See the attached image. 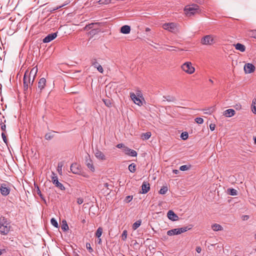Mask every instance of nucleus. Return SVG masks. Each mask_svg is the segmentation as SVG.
<instances>
[{
    "mask_svg": "<svg viewBox=\"0 0 256 256\" xmlns=\"http://www.w3.org/2000/svg\"><path fill=\"white\" fill-rule=\"evenodd\" d=\"M38 72L36 68H33L30 72L26 70L24 76V91H27L28 88H31V86L34 82V78Z\"/></svg>",
    "mask_w": 256,
    "mask_h": 256,
    "instance_id": "1",
    "label": "nucleus"
},
{
    "mask_svg": "<svg viewBox=\"0 0 256 256\" xmlns=\"http://www.w3.org/2000/svg\"><path fill=\"white\" fill-rule=\"evenodd\" d=\"M10 222L4 216L0 218V232L2 235H6L10 229Z\"/></svg>",
    "mask_w": 256,
    "mask_h": 256,
    "instance_id": "2",
    "label": "nucleus"
},
{
    "mask_svg": "<svg viewBox=\"0 0 256 256\" xmlns=\"http://www.w3.org/2000/svg\"><path fill=\"white\" fill-rule=\"evenodd\" d=\"M216 42V36L212 34L206 35L200 40V42L203 45H212Z\"/></svg>",
    "mask_w": 256,
    "mask_h": 256,
    "instance_id": "3",
    "label": "nucleus"
},
{
    "mask_svg": "<svg viewBox=\"0 0 256 256\" xmlns=\"http://www.w3.org/2000/svg\"><path fill=\"white\" fill-rule=\"evenodd\" d=\"M192 228L190 226H184L180 228H176L172 229L171 230H169L167 232V234L170 236H174V235H178L182 233L186 232L188 230H190Z\"/></svg>",
    "mask_w": 256,
    "mask_h": 256,
    "instance_id": "4",
    "label": "nucleus"
},
{
    "mask_svg": "<svg viewBox=\"0 0 256 256\" xmlns=\"http://www.w3.org/2000/svg\"><path fill=\"white\" fill-rule=\"evenodd\" d=\"M181 68L186 73L191 74L194 72L195 68L192 66V64L190 62H186L181 66Z\"/></svg>",
    "mask_w": 256,
    "mask_h": 256,
    "instance_id": "5",
    "label": "nucleus"
},
{
    "mask_svg": "<svg viewBox=\"0 0 256 256\" xmlns=\"http://www.w3.org/2000/svg\"><path fill=\"white\" fill-rule=\"evenodd\" d=\"M198 6L196 4H192L186 6L184 8V12L187 16H191L198 12Z\"/></svg>",
    "mask_w": 256,
    "mask_h": 256,
    "instance_id": "6",
    "label": "nucleus"
},
{
    "mask_svg": "<svg viewBox=\"0 0 256 256\" xmlns=\"http://www.w3.org/2000/svg\"><path fill=\"white\" fill-rule=\"evenodd\" d=\"M162 28L172 32H176L178 30L176 24L174 22L164 24L162 25Z\"/></svg>",
    "mask_w": 256,
    "mask_h": 256,
    "instance_id": "7",
    "label": "nucleus"
},
{
    "mask_svg": "<svg viewBox=\"0 0 256 256\" xmlns=\"http://www.w3.org/2000/svg\"><path fill=\"white\" fill-rule=\"evenodd\" d=\"M0 194L3 196H7L10 192V188L7 186L6 183L0 184Z\"/></svg>",
    "mask_w": 256,
    "mask_h": 256,
    "instance_id": "8",
    "label": "nucleus"
},
{
    "mask_svg": "<svg viewBox=\"0 0 256 256\" xmlns=\"http://www.w3.org/2000/svg\"><path fill=\"white\" fill-rule=\"evenodd\" d=\"M52 180L53 184L61 190H64L65 189L62 184L58 182V176L54 172H52Z\"/></svg>",
    "mask_w": 256,
    "mask_h": 256,
    "instance_id": "9",
    "label": "nucleus"
},
{
    "mask_svg": "<svg viewBox=\"0 0 256 256\" xmlns=\"http://www.w3.org/2000/svg\"><path fill=\"white\" fill-rule=\"evenodd\" d=\"M256 68L250 63L246 64L244 66V70L246 74H250L255 70Z\"/></svg>",
    "mask_w": 256,
    "mask_h": 256,
    "instance_id": "10",
    "label": "nucleus"
},
{
    "mask_svg": "<svg viewBox=\"0 0 256 256\" xmlns=\"http://www.w3.org/2000/svg\"><path fill=\"white\" fill-rule=\"evenodd\" d=\"M92 66H94L97 70L100 73H103L104 70L101 65H100L97 62L96 59L92 58L90 60Z\"/></svg>",
    "mask_w": 256,
    "mask_h": 256,
    "instance_id": "11",
    "label": "nucleus"
},
{
    "mask_svg": "<svg viewBox=\"0 0 256 256\" xmlns=\"http://www.w3.org/2000/svg\"><path fill=\"white\" fill-rule=\"evenodd\" d=\"M130 97L135 104L139 106L142 105V100L139 98L137 97L135 94L134 92L130 93Z\"/></svg>",
    "mask_w": 256,
    "mask_h": 256,
    "instance_id": "12",
    "label": "nucleus"
},
{
    "mask_svg": "<svg viewBox=\"0 0 256 256\" xmlns=\"http://www.w3.org/2000/svg\"><path fill=\"white\" fill-rule=\"evenodd\" d=\"M123 152L127 155L132 156H136L137 152L136 150H132L126 146H125L123 149Z\"/></svg>",
    "mask_w": 256,
    "mask_h": 256,
    "instance_id": "13",
    "label": "nucleus"
},
{
    "mask_svg": "<svg viewBox=\"0 0 256 256\" xmlns=\"http://www.w3.org/2000/svg\"><path fill=\"white\" fill-rule=\"evenodd\" d=\"M56 32L49 34L43 39L42 41L44 43L49 42L54 40L56 37Z\"/></svg>",
    "mask_w": 256,
    "mask_h": 256,
    "instance_id": "14",
    "label": "nucleus"
},
{
    "mask_svg": "<svg viewBox=\"0 0 256 256\" xmlns=\"http://www.w3.org/2000/svg\"><path fill=\"white\" fill-rule=\"evenodd\" d=\"M70 170L74 174H79L80 172V168L76 163L72 164L70 166Z\"/></svg>",
    "mask_w": 256,
    "mask_h": 256,
    "instance_id": "15",
    "label": "nucleus"
},
{
    "mask_svg": "<svg viewBox=\"0 0 256 256\" xmlns=\"http://www.w3.org/2000/svg\"><path fill=\"white\" fill-rule=\"evenodd\" d=\"M167 216L170 220L172 221H176L178 218V216L172 210L168 212Z\"/></svg>",
    "mask_w": 256,
    "mask_h": 256,
    "instance_id": "16",
    "label": "nucleus"
},
{
    "mask_svg": "<svg viewBox=\"0 0 256 256\" xmlns=\"http://www.w3.org/2000/svg\"><path fill=\"white\" fill-rule=\"evenodd\" d=\"M46 80L44 78H42L40 79L38 82V88L40 90V92H41L42 90L46 86Z\"/></svg>",
    "mask_w": 256,
    "mask_h": 256,
    "instance_id": "17",
    "label": "nucleus"
},
{
    "mask_svg": "<svg viewBox=\"0 0 256 256\" xmlns=\"http://www.w3.org/2000/svg\"><path fill=\"white\" fill-rule=\"evenodd\" d=\"M94 155L96 157L100 160H106V157L104 154L98 150H96Z\"/></svg>",
    "mask_w": 256,
    "mask_h": 256,
    "instance_id": "18",
    "label": "nucleus"
},
{
    "mask_svg": "<svg viewBox=\"0 0 256 256\" xmlns=\"http://www.w3.org/2000/svg\"><path fill=\"white\" fill-rule=\"evenodd\" d=\"M150 189V184L147 182H144L142 186V194L147 193Z\"/></svg>",
    "mask_w": 256,
    "mask_h": 256,
    "instance_id": "19",
    "label": "nucleus"
},
{
    "mask_svg": "<svg viewBox=\"0 0 256 256\" xmlns=\"http://www.w3.org/2000/svg\"><path fill=\"white\" fill-rule=\"evenodd\" d=\"M130 27L129 26L125 25L121 27L120 32L124 34H128L130 32Z\"/></svg>",
    "mask_w": 256,
    "mask_h": 256,
    "instance_id": "20",
    "label": "nucleus"
},
{
    "mask_svg": "<svg viewBox=\"0 0 256 256\" xmlns=\"http://www.w3.org/2000/svg\"><path fill=\"white\" fill-rule=\"evenodd\" d=\"M235 111L232 109H228L224 112V115L226 117H231L234 116Z\"/></svg>",
    "mask_w": 256,
    "mask_h": 256,
    "instance_id": "21",
    "label": "nucleus"
},
{
    "mask_svg": "<svg viewBox=\"0 0 256 256\" xmlns=\"http://www.w3.org/2000/svg\"><path fill=\"white\" fill-rule=\"evenodd\" d=\"M211 228L214 232L222 231L223 230L222 226L218 224H214L212 225Z\"/></svg>",
    "mask_w": 256,
    "mask_h": 256,
    "instance_id": "22",
    "label": "nucleus"
},
{
    "mask_svg": "<svg viewBox=\"0 0 256 256\" xmlns=\"http://www.w3.org/2000/svg\"><path fill=\"white\" fill-rule=\"evenodd\" d=\"M86 164L88 168L92 171H94V167L93 165L92 160L90 159L86 160Z\"/></svg>",
    "mask_w": 256,
    "mask_h": 256,
    "instance_id": "23",
    "label": "nucleus"
},
{
    "mask_svg": "<svg viewBox=\"0 0 256 256\" xmlns=\"http://www.w3.org/2000/svg\"><path fill=\"white\" fill-rule=\"evenodd\" d=\"M236 50H240L241 52L245 51L246 47L244 44L238 43L234 45Z\"/></svg>",
    "mask_w": 256,
    "mask_h": 256,
    "instance_id": "24",
    "label": "nucleus"
},
{
    "mask_svg": "<svg viewBox=\"0 0 256 256\" xmlns=\"http://www.w3.org/2000/svg\"><path fill=\"white\" fill-rule=\"evenodd\" d=\"M252 110L254 114H256V95L252 100Z\"/></svg>",
    "mask_w": 256,
    "mask_h": 256,
    "instance_id": "25",
    "label": "nucleus"
},
{
    "mask_svg": "<svg viewBox=\"0 0 256 256\" xmlns=\"http://www.w3.org/2000/svg\"><path fill=\"white\" fill-rule=\"evenodd\" d=\"M142 220H137L133 224L132 226V228L134 230H136L141 224Z\"/></svg>",
    "mask_w": 256,
    "mask_h": 256,
    "instance_id": "26",
    "label": "nucleus"
},
{
    "mask_svg": "<svg viewBox=\"0 0 256 256\" xmlns=\"http://www.w3.org/2000/svg\"><path fill=\"white\" fill-rule=\"evenodd\" d=\"M151 135L150 132H146L142 134V138L144 140H146L150 137Z\"/></svg>",
    "mask_w": 256,
    "mask_h": 256,
    "instance_id": "27",
    "label": "nucleus"
},
{
    "mask_svg": "<svg viewBox=\"0 0 256 256\" xmlns=\"http://www.w3.org/2000/svg\"><path fill=\"white\" fill-rule=\"evenodd\" d=\"M103 232V229L102 227H99L96 232V236L97 238H99L101 236Z\"/></svg>",
    "mask_w": 256,
    "mask_h": 256,
    "instance_id": "28",
    "label": "nucleus"
},
{
    "mask_svg": "<svg viewBox=\"0 0 256 256\" xmlns=\"http://www.w3.org/2000/svg\"><path fill=\"white\" fill-rule=\"evenodd\" d=\"M128 170L131 172H134L136 170V164L132 163L128 166Z\"/></svg>",
    "mask_w": 256,
    "mask_h": 256,
    "instance_id": "29",
    "label": "nucleus"
},
{
    "mask_svg": "<svg viewBox=\"0 0 256 256\" xmlns=\"http://www.w3.org/2000/svg\"><path fill=\"white\" fill-rule=\"evenodd\" d=\"M102 100L106 106L109 108L112 106L111 100L110 99H103Z\"/></svg>",
    "mask_w": 256,
    "mask_h": 256,
    "instance_id": "30",
    "label": "nucleus"
},
{
    "mask_svg": "<svg viewBox=\"0 0 256 256\" xmlns=\"http://www.w3.org/2000/svg\"><path fill=\"white\" fill-rule=\"evenodd\" d=\"M61 228L64 231H66L67 230H68V226L66 224V221L62 222V225Z\"/></svg>",
    "mask_w": 256,
    "mask_h": 256,
    "instance_id": "31",
    "label": "nucleus"
},
{
    "mask_svg": "<svg viewBox=\"0 0 256 256\" xmlns=\"http://www.w3.org/2000/svg\"><path fill=\"white\" fill-rule=\"evenodd\" d=\"M214 107H211L208 109L204 110H205L204 114H210L214 111Z\"/></svg>",
    "mask_w": 256,
    "mask_h": 256,
    "instance_id": "32",
    "label": "nucleus"
},
{
    "mask_svg": "<svg viewBox=\"0 0 256 256\" xmlns=\"http://www.w3.org/2000/svg\"><path fill=\"white\" fill-rule=\"evenodd\" d=\"M44 137L46 140H50L54 137V135L52 133L50 132L46 134Z\"/></svg>",
    "mask_w": 256,
    "mask_h": 256,
    "instance_id": "33",
    "label": "nucleus"
},
{
    "mask_svg": "<svg viewBox=\"0 0 256 256\" xmlns=\"http://www.w3.org/2000/svg\"><path fill=\"white\" fill-rule=\"evenodd\" d=\"M168 190V189L166 186H163L160 188L159 192L160 194H164L167 192Z\"/></svg>",
    "mask_w": 256,
    "mask_h": 256,
    "instance_id": "34",
    "label": "nucleus"
},
{
    "mask_svg": "<svg viewBox=\"0 0 256 256\" xmlns=\"http://www.w3.org/2000/svg\"><path fill=\"white\" fill-rule=\"evenodd\" d=\"M190 166H188L187 165H183L180 166V170L182 171L187 170L190 169Z\"/></svg>",
    "mask_w": 256,
    "mask_h": 256,
    "instance_id": "35",
    "label": "nucleus"
},
{
    "mask_svg": "<svg viewBox=\"0 0 256 256\" xmlns=\"http://www.w3.org/2000/svg\"><path fill=\"white\" fill-rule=\"evenodd\" d=\"M50 222L52 226H54V227L58 228V223L56 222V220L54 218H52L50 220Z\"/></svg>",
    "mask_w": 256,
    "mask_h": 256,
    "instance_id": "36",
    "label": "nucleus"
},
{
    "mask_svg": "<svg viewBox=\"0 0 256 256\" xmlns=\"http://www.w3.org/2000/svg\"><path fill=\"white\" fill-rule=\"evenodd\" d=\"M230 192V194L232 196H236L237 194V190L234 188H230L228 190Z\"/></svg>",
    "mask_w": 256,
    "mask_h": 256,
    "instance_id": "37",
    "label": "nucleus"
},
{
    "mask_svg": "<svg viewBox=\"0 0 256 256\" xmlns=\"http://www.w3.org/2000/svg\"><path fill=\"white\" fill-rule=\"evenodd\" d=\"M127 230H124L122 232V239L124 240H125L127 238Z\"/></svg>",
    "mask_w": 256,
    "mask_h": 256,
    "instance_id": "38",
    "label": "nucleus"
},
{
    "mask_svg": "<svg viewBox=\"0 0 256 256\" xmlns=\"http://www.w3.org/2000/svg\"><path fill=\"white\" fill-rule=\"evenodd\" d=\"M86 249L88 250L89 252L92 253L93 252V250L91 247L90 244L87 242L86 244Z\"/></svg>",
    "mask_w": 256,
    "mask_h": 256,
    "instance_id": "39",
    "label": "nucleus"
},
{
    "mask_svg": "<svg viewBox=\"0 0 256 256\" xmlns=\"http://www.w3.org/2000/svg\"><path fill=\"white\" fill-rule=\"evenodd\" d=\"M195 121L198 124H202L204 122V120L201 118H196Z\"/></svg>",
    "mask_w": 256,
    "mask_h": 256,
    "instance_id": "40",
    "label": "nucleus"
},
{
    "mask_svg": "<svg viewBox=\"0 0 256 256\" xmlns=\"http://www.w3.org/2000/svg\"><path fill=\"white\" fill-rule=\"evenodd\" d=\"M181 138L184 140L187 139L188 138V134L186 132H182L181 134Z\"/></svg>",
    "mask_w": 256,
    "mask_h": 256,
    "instance_id": "41",
    "label": "nucleus"
},
{
    "mask_svg": "<svg viewBox=\"0 0 256 256\" xmlns=\"http://www.w3.org/2000/svg\"><path fill=\"white\" fill-rule=\"evenodd\" d=\"M62 164H58V173L60 174H62Z\"/></svg>",
    "mask_w": 256,
    "mask_h": 256,
    "instance_id": "42",
    "label": "nucleus"
},
{
    "mask_svg": "<svg viewBox=\"0 0 256 256\" xmlns=\"http://www.w3.org/2000/svg\"><path fill=\"white\" fill-rule=\"evenodd\" d=\"M0 128H1L3 132H5L6 130V124H4V122H1V123L0 124Z\"/></svg>",
    "mask_w": 256,
    "mask_h": 256,
    "instance_id": "43",
    "label": "nucleus"
},
{
    "mask_svg": "<svg viewBox=\"0 0 256 256\" xmlns=\"http://www.w3.org/2000/svg\"><path fill=\"white\" fill-rule=\"evenodd\" d=\"M2 138L3 139V140L4 141V142L6 144L7 143V139H6V136L4 134V132H3L2 134Z\"/></svg>",
    "mask_w": 256,
    "mask_h": 256,
    "instance_id": "44",
    "label": "nucleus"
},
{
    "mask_svg": "<svg viewBox=\"0 0 256 256\" xmlns=\"http://www.w3.org/2000/svg\"><path fill=\"white\" fill-rule=\"evenodd\" d=\"M110 2V0H100L98 1V2L100 3V4H108L109 2Z\"/></svg>",
    "mask_w": 256,
    "mask_h": 256,
    "instance_id": "45",
    "label": "nucleus"
},
{
    "mask_svg": "<svg viewBox=\"0 0 256 256\" xmlns=\"http://www.w3.org/2000/svg\"><path fill=\"white\" fill-rule=\"evenodd\" d=\"M84 202V200L82 198H77V203L78 204H82Z\"/></svg>",
    "mask_w": 256,
    "mask_h": 256,
    "instance_id": "46",
    "label": "nucleus"
},
{
    "mask_svg": "<svg viewBox=\"0 0 256 256\" xmlns=\"http://www.w3.org/2000/svg\"><path fill=\"white\" fill-rule=\"evenodd\" d=\"M132 199V196H127L126 198V200L127 202H130Z\"/></svg>",
    "mask_w": 256,
    "mask_h": 256,
    "instance_id": "47",
    "label": "nucleus"
},
{
    "mask_svg": "<svg viewBox=\"0 0 256 256\" xmlns=\"http://www.w3.org/2000/svg\"><path fill=\"white\" fill-rule=\"evenodd\" d=\"M216 127V125L213 124H211L210 125V128L212 131H213L214 130Z\"/></svg>",
    "mask_w": 256,
    "mask_h": 256,
    "instance_id": "48",
    "label": "nucleus"
},
{
    "mask_svg": "<svg viewBox=\"0 0 256 256\" xmlns=\"http://www.w3.org/2000/svg\"><path fill=\"white\" fill-rule=\"evenodd\" d=\"M126 146L122 144H119L116 145V147L118 148H122L123 149Z\"/></svg>",
    "mask_w": 256,
    "mask_h": 256,
    "instance_id": "49",
    "label": "nucleus"
},
{
    "mask_svg": "<svg viewBox=\"0 0 256 256\" xmlns=\"http://www.w3.org/2000/svg\"><path fill=\"white\" fill-rule=\"evenodd\" d=\"M196 251L198 253H200L202 251V248L200 246H197L196 248Z\"/></svg>",
    "mask_w": 256,
    "mask_h": 256,
    "instance_id": "50",
    "label": "nucleus"
},
{
    "mask_svg": "<svg viewBox=\"0 0 256 256\" xmlns=\"http://www.w3.org/2000/svg\"><path fill=\"white\" fill-rule=\"evenodd\" d=\"M96 242L99 244H102V240H101L100 238H98V240H96Z\"/></svg>",
    "mask_w": 256,
    "mask_h": 256,
    "instance_id": "51",
    "label": "nucleus"
},
{
    "mask_svg": "<svg viewBox=\"0 0 256 256\" xmlns=\"http://www.w3.org/2000/svg\"><path fill=\"white\" fill-rule=\"evenodd\" d=\"M236 110H240L241 108V106L240 104H236Z\"/></svg>",
    "mask_w": 256,
    "mask_h": 256,
    "instance_id": "52",
    "label": "nucleus"
},
{
    "mask_svg": "<svg viewBox=\"0 0 256 256\" xmlns=\"http://www.w3.org/2000/svg\"><path fill=\"white\" fill-rule=\"evenodd\" d=\"M172 172H173L174 174H178L179 171H178V170H172Z\"/></svg>",
    "mask_w": 256,
    "mask_h": 256,
    "instance_id": "53",
    "label": "nucleus"
},
{
    "mask_svg": "<svg viewBox=\"0 0 256 256\" xmlns=\"http://www.w3.org/2000/svg\"><path fill=\"white\" fill-rule=\"evenodd\" d=\"M4 252H6V250L5 249H2V250H0V256L2 255V254Z\"/></svg>",
    "mask_w": 256,
    "mask_h": 256,
    "instance_id": "54",
    "label": "nucleus"
},
{
    "mask_svg": "<svg viewBox=\"0 0 256 256\" xmlns=\"http://www.w3.org/2000/svg\"><path fill=\"white\" fill-rule=\"evenodd\" d=\"M104 186L105 188H107L108 189H109V188H108L109 184L108 183L104 184Z\"/></svg>",
    "mask_w": 256,
    "mask_h": 256,
    "instance_id": "55",
    "label": "nucleus"
},
{
    "mask_svg": "<svg viewBox=\"0 0 256 256\" xmlns=\"http://www.w3.org/2000/svg\"><path fill=\"white\" fill-rule=\"evenodd\" d=\"M243 218L244 220H247L249 218V216H244Z\"/></svg>",
    "mask_w": 256,
    "mask_h": 256,
    "instance_id": "56",
    "label": "nucleus"
},
{
    "mask_svg": "<svg viewBox=\"0 0 256 256\" xmlns=\"http://www.w3.org/2000/svg\"><path fill=\"white\" fill-rule=\"evenodd\" d=\"M38 194L42 198V194H41L40 191L38 190Z\"/></svg>",
    "mask_w": 256,
    "mask_h": 256,
    "instance_id": "57",
    "label": "nucleus"
},
{
    "mask_svg": "<svg viewBox=\"0 0 256 256\" xmlns=\"http://www.w3.org/2000/svg\"><path fill=\"white\" fill-rule=\"evenodd\" d=\"M150 28H146V32H149V31H150Z\"/></svg>",
    "mask_w": 256,
    "mask_h": 256,
    "instance_id": "58",
    "label": "nucleus"
},
{
    "mask_svg": "<svg viewBox=\"0 0 256 256\" xmlns=\"http://www.w3.org/2000/svg\"><path fill=\"white\" fill-rule=\"evenodd\" d=\"M208 81L212 84L214 83V82L212 79H209Z\"/></svg>",
    "mask_w": 256,
    "mask_h": 256,
    "instance_id": "59",
    "label": "nucleus"
},
{
    "mask_svg": "<svg viewBox=\"0 0 256 256\" xmlns=\"http://www.w3.org/2000/svg\"><path fill=\"white\" fill-rule=\"evenodd\" d=\"M64 6H60L59 7H57L56 8H55L54 10H58L59 8H60Z\"/></svg>",
    "mask_w": 256,
    "mask_h": 256,
    "instance_id": "60",
    "label": "nucleus"
},
{
    "mask_svg": "<svg viewBox=\"0 0 256 256\" xmlns=\"http://www.w3.org/2000/svg\"><path fill=\"white\" fill-rule=\"evenodd\" d=\"M254 144H256V136L254 138Z\"/></svg>",
    "mask_w": 256,
    "mask_h": 256,
    "instance_id": "61",
    "label": "nucleus"
},
{
    "mask_svg": "<svg viewBox=\"0 0 256 256\" xmlns=\"http://www.w3.org/2000/svg\"><path fill=\"white\" fill-rule=\"evenodd\" d=\"M82 222V223H84L86 222V220H83Z\"/></svg>",
    "mask_w": 256,
    "mask_h": 256,
    "instance_id": "62",
    "label": "nucleus"
},
{
    "mask_svg": "<svg viewBox=\"0 0 256 256\" xmlns=\"http://www.w3.org/2000/svg\"><path fill=\"white\" fill-rule=\"evenodd\" d=\"M255 37H256V36H255Z\"/></svg>",
    "mask_w": 256,
    "mask_h": 256,
    "instance_id": "63",
    "label": "nucleus"
}]
</instances>
